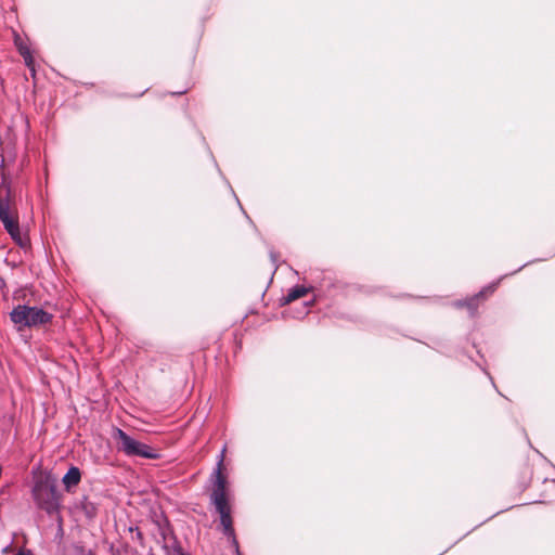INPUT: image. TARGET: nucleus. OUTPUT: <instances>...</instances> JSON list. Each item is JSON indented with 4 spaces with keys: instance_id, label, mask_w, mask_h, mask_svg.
<instances>
[{
    "instance_id": "1",
    "label": "nucleus",
    "mask_w": 555,
    "mask_h": 555,
    "mask_svg": "<svg viewBox=\"0 0 555 555\" xmlns=\"http://www.w3.org/2000/svg\"><path fill=\"white\" fill-rule=\"evenodd\" d=\"M223 453L224 449L219 455L217 466L210 476L212 489L210 493V502L214 504L217 513L220 515V525L222 533L230 540L231 545L237 548V539L233 528V519L231 516V507L227 498V477L223 474Z\"/></svg>"
},
{
    "instance_id": "2",
    "label": "nucleus",
    "mask_w": 555,
    "mask_h": 555,
    "mask_svg": "<svg viewBox=\"0 0 555 555\" xmlns=\"http://www.w3.org/2000/svg\"><path fill=\"white\" fill-rule=\"evenodd\" d=\"M36 506L53 516L60 513L62 494L57 490V481L51 475L37 479L31 490Z\"/></svg>"
},
{
    "instance_id": "3",
    "label": "nucleus",
    "mask_w": 555,
    "mask_h": 555,
    "mask_svg": "<svg viewBox=\"0 0 555 555\" xmlns=\"http://www.w3.org/2000/svg\"><path fill=\"white\" fill-rule=\"evenodd\" d=\"M113 438L116 440L117 450L129 457H142L149 460L159 457V454L155 449L146 443L135 440L120 428H114Z\"/></svg>"
},
{
    "instance_id": "4",
    "label": "nucleus",
    "mask_w": 555,
    "mask_h": 555,
    "mask_svg": "<svg viewBox=\"0 0 555 555\" xmlns=\"http://www.w3.org/2000/svg\"><path fill=\"white\" fill-rule=\"evenodd\" d=\"M14 44L23 57L25 66L29 69L30 76L35 79L38 50L33 46L29 37H14Z\"/></svg>"
},
{
    "instance_id": "5",
    "label": "nucleus",
    "mask_w": 555,
    "mask_h": 555,
    "mask_svg": "<svg viewBox=\"0 0 555 555\" xmlns=\"http://www.w3.org/2000/svg\"><path fill=\"white\" fill-rule=\"evenodd\" d=\"M0 221L3 223L4 229L10 234L12 240L21 247L26 248L29 245V240L23 237L20 230L17 218H13L10 211H5L4 207L0 205Z\"/></svg>"
},
{
    "instance_id": "6",
    "label": "nucleus",
    "mask_w": 555,
    "mask_h": 555,
    "mask_svg": "<svg viewBox=\"0 0 555 555\" xmlns=\"http://www.w3.org/2000/svg\"><path fill=\"white\" fill-rule=\"evenodd\" d=\"M53 315L42 308L29 307L28 327L43 325L52 321Z\"/></svg>"
},
{
    "instance_id": "7",
    "label": "nucleus",
    "mask_w": 555,
    "mask_h": 555,
    "mask_svg": "<svg viewBox=\"0 0 555 555\" xmlns=\"http://www.w3.org/2000/svg\"><path fill=\"white\" fill-rule=\"evenodd\" d=\"M13 198V191L11 188V181L3 173L2 181L0 184V205L4 207L5 211H10V204Z\"/></svg>"
},
{
    "instance_id": "8",
    "label": "nucleus",
    "mask_w": 555,
    "mask_h": 555,
    "mask_svg": "<svg viewBox=\"0 0 555 555\" xmlns=\"http://www.w3.org/2000/svg\"><path fill=\"white\" fill-rule=\"evenodd\" d=\"M29 306L18 305L10 313L11 321L15 324L28 327Z\"/></svg>"
},
{
    "instance_id": "9",
    "label": "nucleus",
    "mask_w": 555,
    "mask_h": 555,
    "mask_svg": "<svg viewBox=\"0 0 555 555\" xmlns=\"http://www.w3.org/2000/svg\"><path fill=\"white\" fill-rule=\"evenodd\" d=\"M81 480L80 469L76 466H72L62 478L66 491H70L73 487H76Z\"/></svg>"
},
{
    "instance_id": "10",
    "label": "nucleus",
    "mask_w": 555,
    "mask_h": 555,
    "mask_svg": "<svg viewBox=\"0 0 555 555\" xmlns=\"http://www.w3.org/2000/svg\"><path fill=\"white\" fill-rule=\"evenodd\" d=\"M494 287L495 285H491L489 287H486L485 289H482L479 294H477L475 297L466 300V301H459L456 304L457 307H467V309L469 310V313L472 317L475 315L476 313V310H477V307H478V299L480 297H482L486 293H492L494 291Z\"/></svg>"
},
{
    "instance_id": "11",
    "label": "nucleus",
    "mask_w": 555,
    "mask_h": 555,
    "mask_svg": "<svg viewBox=\"0 0 555 555\" xmlns=\"http://www.w3.org/2000/svg\"><path fill=\"white\" fill-rule=\"evenodd\" d=\"M312 288L306 287L304 285H296L293 288H291L287 293V295L283 298L284 304H289L298 298L304 297L307 295Z\"/></svg>"
},
{
    "instance_id": "12",
    "label": "nucleus",
    "mask_w": 555,
    "mask_h": 555,
    "mask_svg": "<svg viewBox=\"0 0 555 555\" xmlns=\"http://www.w3.org/2000/svg\"><path fill=\"white\" fill-rule=\"evenodd\" d=\"M163 548L166 555H188L176 540H173L172 544L165 543Z\"/></svg>"
},
{
    "instance_id": "13",
    "label": "nucleus",
    "mask_w": 555,
    "mask_h": 555,
    "mask_svg": "<svg viewBox=\"0 0 555 555\" xmlns=\"http://www.w3.org/2000/svg\"><path fill=\"white\" fill-rule=\"evenodd\" d=\"M75 552L77 555H95L91 550H87L82 545H75Z\"/></svg>"
},
{
    "instance_id": "14",
    "label": "nucleus",
    "mask_w": 555,
    "mask_h": 555,
    "mask_svg": "<svg viewBox=\"0 0 555 555\" xmlns=\"http://www.w3.org/2000/svg\"><path fill=\"white\" fill-rule=\"evenodd\" d=\"M130 531L135 532L137 540L140 543H142V541H143V533L141 532V530L138 527H135V528H130Z\"/></svg>"
},
{
    "instance_id": "15",
    "label": "nucleus",
    "mask_w": 555,
    "mask_h": 555,
    "mask_svg": "<svg viewBox=\"0 0 555 555\" xmlns=\"http://www.w3.org/2000/svg\"><path fill=\"white\" fill-rule=\"evenodd\" d=\"M14 555H34L31 550L21 548Z\"/></svg>"
},
{
    "instance_id": "16",
    "label": "nucleus",
    "mask_w": 555,
    "mask_h": 555,
    "mask_svg": "<svg viewBox=\"0 0 555 555\" xmlns=\"http://www.w3.org/2000/svg\"><path fill=\"white\" fill-rule=\"evenodd\" d=\"M159 531H160V535H162L163 540L166 541V530H165V528L159 527Z\"/></svg>"
},
{
    "instance_id": "17",
    "label": "nucleus",
    "mask_w": 555,
    "mask_h": 555,
    "mask_svg": "<svg viewBox=\"0 0 555 555\" xmlns=\"http://www.w3.org/2000/svg\"><path fill=\"white\" fill-rule=\"evenodd\" d=\"M236 555H243L240 551V545L237 544V548H234Z\"/></svg>"
},
{
    "instance_id": "18",
    "label": "nucleus",
    "mask_w": 555,
    "mask_h": 555,
    "mask_svg": "<svg viewBox=\"0 0 555 555\" xmlns=\"http://www.w3.org/2000/svg\"><path fill=\"white\" fill-rule=\"evenodd\" d=\"M270 255H271L272 260L275 262L276 261V257H275L274 253H271Z\"/></svg>"
},
{
    "instance_id": "19",
    "label": "nucleus",
    "mask_w": 555,
    "mask_h": 555,
    "mask_svg": "<svg viewBox=\"0 0 555 555\" xmlns=\"http://www.w3.org/2000/svg\"><path fill=\"white\" fill-rule=\"evenodd\" d=\"M185 91L176 92V94H183Z\"/></svg>"
}]
</instances>
